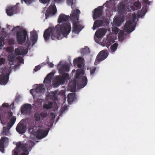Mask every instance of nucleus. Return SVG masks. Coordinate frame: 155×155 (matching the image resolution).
<instances>
[{
  "instance_id": "f3484780",
  "label": "nucleus",
  "mask_w": 155,
  "mask_h": 155,
  "mask_svg": "<svg viewBox=\"0 0 155 155\" xmlns=\"http://www.w3.org/2000/svg\"><path fill=\"white\" fill-rule=\"evenodd\" d=\"M48 116L47 113L42 112L40 113L39 112H36L34 116L35 120L38 121L40 120V118L46 117Z\"/></svg>"
},
{
  "instance_id": "09e8293b",
  "label": "nucleus",
  "mask_w": 155,
  "mask_h": 155,
  "mask_svg": "<svg viewBox=\"0 0 155 155\" xmlns=\"http://www.w3.org/2000/svg\"><path fill=\"white\" fill-rule=\"evenodd\" d=\"M4 43V40L0 38V49H1L2 47V44Z\"/></svg>"
},
{
  "instance_id": "f03ea898",
  "label": "nucleus",
  "mask_w": 155,
  "mask_h": 155,
  "mask_svg": "<svg viewBox=\"0 0 155 155\" xmlns=\"http://www.w3.org/2000/svg\"><path fill=\"white\" fill-rule=\"evenodd\" d=\"M16 145V148L12 151V155H28L35 145V143L29 140L25 143L22 144L19 142Z\"/></svg>"
},
{
  "instance_id": "680f3d73",
  "label": "nucleus",
  "mask_w": 155,
  "mask_h": 155,
  "mask_svg": "<svg viewBox=\"0 0 155 155\" xmlns=\"http://www.w3.org/2000/svg\"><path fill=\"white\" fill-rule=\"evenodd\" d=\"M73 70H72V71H73ZM74 70V71H75V70Z\"/></svg>"
},
{
  "instance_id": "423d86ee",
  "label": "nucleus",
  "mask_w": 155,
  "mask_h": 155,
  "mask_svg": "<svg viewBox=\"0 0 155 155\" xmlns=\"http://www.w3.org/2000/svg\"><path fill=\"white\" fill-rule=\"evenodd\" d=\"M135 16L134 19L126 21L124 28V31L128 33L131 32L134 30L136 25L135 22Z\"/></svg>"
},
{
  "instance_id": "5fc2aeb1",
  "label": "nucleus",
  "mask_w": 155,
  "mask_h": 155,
  "mask_svg": "<svg viewBox=\"0 0 155 155\" xmlns=\"http://www.w3.org/2000/svg\"><path fill=\"white\" fill-rule=\"evenodd\" d=\"M34 91H35V89H33L30 90V92L31 94H33L34 93Z\"/></svg>"
},
{
  "instance_id": "c03bdc74",
  "label": "nucleus",
  "mask_w": 155,
  "mask_h": 155,
  "mask_svg": "<svg viewBox=\"0 0 155 155\" xmlns=\"http://www.w3.org/2000/svg\"><path fill=\"white\" fill-rule=\"evenodd\" d=\"M33 1V0H21L22 3H23V1L27 4H30Z\"/></svg>"
},
{
  "instance_id": "13d9d810",
  "label": "nucleus",
  "mask_w": 155,
  "mask_h": 155,
  "mask_svg": "<svg viewBox=\"0 0 155 155\" xmlns=\"http://www.w3.org/2000/svg\"><path fill=\"white\" fill-rule=\"evenodd\" d=\"M114 29L115 30V31H117L118 29L117 27H116L114 28Z\"/></svg>"
},
{
  "instance_id": "6ab92c4d",
  "label": "nucleus",
  "mask_w": 155,
  "mask_h": 155,
  "mask_svg": "<svg viewBox=\"0 0 155 155\" xmlns=\"http://www.w3.org/2000/svg\"><path fill=\"white\" fill-rule=\"evenodd\" d=\"M80 13V11L78 9L74 10L72 11V16L71 18V20L72 21L73 20L78 21V17Z\"/></svg>"
},
{
  "instance_id": "ddd939ff",
  "label": "nucleus",
  "mask_w": 155,
  "mask_h": 155,
  "mask_svg": "<svg viewBox=\"0 0 155 155\" xmlns=\"http://www.w3.org/2000/svg\"><path fill=\"white\" fill-rule=\"evenodd\" d=\"M48 134V132L45 130L41 129H38L35 134L36 137L38 139H41L46 137Z\"/></svg>"
},
{
  "instance_id": "37998d69",
  "label": "nucleus",
  "mask_w": 155,
  "mask_h": 155,
  "mask_svg": "<svg viewBox=\"0 0 155 155\" xmlns=\"http://www.w3.org/2000/svg\"><path fill=\"white\" fill-rule=\"evenodd\" d=\"M5 62V59L3 58H0V65L4 64Z\"/></svg>"
},
{
  "instance_id": "9b49d317",
  "label": "nucleus",
  "mask_w": 155,
  "mask_h": 155,
  "mask_svg": "<svg viewBox=\"0 0 155 155\" xmlns=\"http://www.w3.org/2000/svg\"><path fill=\"white\" fill-rule=\"evenodd\" d=\"M31 109V104H26L23 105L21 107V112L24 114H29Z\"/></svg>"
},
{
  "instance_id": "de8ad7c7",
  "label": "nucleus",
  "mask_w": 155,
  "mask_h": 155,
  "mask_svg": "<svg viewBox=\"0 0 155 155\" xmlns=\"http://www.w3.org/2000/svg\"><path fill=\"white\" fill-rule=\"evenodd\" d=\"M41 68V67L40 66L38 65L36 66L35 68L34 69V71H35L36 72L38 70H39Z\"/></svg>"
},
{
  "instance_id": "393cba45",
  "label": "nucleus",
  "mask_w": 155,
  "mask_h": 155,
  "mask_svg": "<svg viewBox=\"0 0 155 155\" xmlns=\"http://www.w3.org/2000/svg\"><path fill=\"white\" fill-rule=\"evenodd\" d=\"M11 71V67H3L0 68V72L2 73L1 75H9Z\"/></svg>"
},
{
  "instance_id": "58836bf2",
  "label": "nucleus",
  "mask_w": 155,
  "mask_h": 155,
  "mask_svg": "<svg viewBox=\"0 0 155 155\" xmlns=\"http://www.w3.org/2000/svg\"><path fill=\"white\" fill-rule=\"evenodd\" d=\"M96 68L94 67H91L90 68V72L91 75H92L94 74L95 72L96 71Z\"/></svg>"
},
{
  "instance_id": "1a4fd4ad",
  "label": "nucleus",
  "mask_w": 155,
  "mask_h": 155,
  "mask_svg": "<svg viewBox=\"0 0 155 155\" xmlns=\"http://www.w3.org/2000/svg\"><path fill=\"white\" fill-rule=\"evenodd\" d=\"M56 8L54 5H51L46 11V19H47L49 16L54 15L56 12Z\"/></svg>"
},
{
  "instance_id": "b1692460",
  "label": "nucleus",
  "mask_w": 155,
  "mask_h": 155,
  "mask_svg": "<svg viewBox=\"0 0 155 155\" xmlns=\"http://www.w3.org/2000/svg\"><path fill=\"white\" fill-rule=\"evenodd\" d=\"M70 18L69 15H67L63 14H61L59 16L58 22L60 24L63 21H66L68 20Z\"/></svg>"
},
{
  "instance_id": "473e14b6",
  "label": "nucleus",
  "mask_w": 155,
  "mask_h": 155,
  "mask_svg": "<svg viewBox=\"0 0 155 155\" xmlns=\"http://www.w3.org/2000/svg\"><path fill=\"white\" fill-rule=\"evenodd\" d=\"M45 91V89L42 84L40 85L35 89V91L37 93H44Z\"/></svg>"
},
{
  "instance_id": "72a5a7b5",
  "label": "nucleus",
  "mask_w": 155,
  "mask_h": 155,
  "mask_svg": "<svg viewBox=\"0 0 155 155\" xmlns=\"http://www.w3.org/2000/svg\"><path fill=\"white\" fill-rule=\"evenodd\" d=\"M10 128H9V127H3V130L1 133V135H6L8 136L10 135V133L9 131V130Z\"/></svg>"
},
{
  "instance_id": "2eb2a0df",
  "label": "nucleus",
  "mask_w": 155,
  "mask_h": 155,
  "mask_svg": "<svg viewBox=\"0 0 155 155\" xmlns=\"http://www.w3.org/2000/svg\"><path fill=\"white\" fill-rule=\"evenodd\" d=\"M127 7V5L124 2H122L118 5V11L120 13H124L126 12Z\"/></svg>"
},
{
  "instance_id": "f704fd0d",
  "label": "nucleus",
  "mask_w": 155,
  "mask_h": 155,
  "mask_svg": "<svg viewBox=\"0 0 155 155\" xmlns=\"http://www.w3.org/2000/svg\"><path fill=\"white\" fill-rule=\"evenodd\" d=\"M90 50L87 47H86L81 50V52L83 54H87L89 53Z\"/></svg>"
},
{
  "instance_id": "cd10ccee",
  "label": "nucleus",
  "mask_w": 155,
  "mask_h": 155,
  "mask_svg": "<svg viewBox=\"0 0 155 155\" xmlns=\"http://www.w3.org/2000/svg\"><path fill=\"white\" fill-rule=\"evenodd\" d=\"M31 35L30 37V40L33 42V45H34L37 41L38 35L35 31H33L31 33Z\"/></svg>"
},
{
  "instance_id": "ea45409f",
  "label": "nucleus",
  "mask_w": 155,
  "mask_h": 155,
  "mask_svg": "<svg viewBox=\"0 0 155 155\" xmlns=\"http://www.w3.org/2000/svg\"><path fill=\"white\" fill-rule=\"evenodd\" d=\"M52 103L51 102L48 104H46L44 105L43 107L47 109H50L52 107Z\"/></svg>"
},
{
  "instance_id": "dca6fc26",
  "label": "nucleus",
  "mask_w": 155,
  "mask_h": 155,
  "mask_svg": "<svg viewBox=\"0 0 155 155\" xmlns=\"http://www.w3.org/2000/svg\"><path fill=\"white\" fill-rule=\"evenodd\" d=\"M103 12L102 7H98L97 8L94 9V12L93 18L94 19L100 17Z\"/></svg>"
},
{
  "instance_id": "603ef678",
  "label": "nucleus",
  "mask_w": 155,
  "mask_h": 155,
  "mask_svg": "<svg viewBox=\"0 0 155 155\" xmlns=\"http://www.w3.org/2000/svg\"><path fill=\"white\" fill-rule=\"evenodd\" d=\"M48 65L50 68H52L54 67V64L52 63L48 62Z\"/></svg>"
},
{
  "instance_id": "bf43d9fd",
  "label": "nucleus",
  "mask_w": 155,
  "mask_h": 155,
  "mask_svg": "<svg viewBox=\"0 0 155 155\" xmlns=\"http://www.w3.org/2000/svg\"><path fill=\"white\" fill-rule=\"evenodd\" d=\"M62 109L64 110L65 109V108L63 107L62 108Z\"/></svg>"
},
{
  "instance_id": "8fccbe9b",
  "label": "nucleus",
  "mask_w": 155,
  "mask_h": 155,
  "mask_svg": "<svg viewBox=\"0 0 155 155\" xmlns=\"http://www.w3.org/2000/svg\"><path fill=\"white\" fill-rule=\"evenodd\" d=\"M9 43L10 44L13 45L14 44V40L12 38L10 39L9 41Z\"/></svg>"
},
{
  "instance_id": "0eeeda50",
  "label": "nucleus",
  "mask_w": 155,
  "mask_h": 155,
  "mask_svg": "<svg viewBox=\"0 0 155 155\" xmlns=\"http://www.w3.org/2000/svg\"><path fill=\"white\" fill-rule=\"evenodd\" d=\"M0 114H1L0 120L1 123L3 125L5 124V122L4 121L3 119H9L12 117L13 114V113L10 110H6L3 112L0 113Z\"/></svg>"
},
{
  "instance_id": "7ed1b4c3",
  "label": "nucleus",
  "mask_w": 155,
  "mask_h": 155,
  "mask_svg": "<svg viewBox=\"0 0 155 155\" xmlns=\"http://www.w3.org/2000/svg\"><path fill=\"white\" fill-rule=\"evenodd\" d=\"M83 70L82 69H78L75 75L76 78L78 79L80 81V87L81 88H83L86 86L87 82V77L81 75V74H83Z\"/></svg>"
},
{
  "instance_id": "412c9836",
  "label": "nucleus",
  "mask_w": 155,
  "mask_h": 155,
  "mask_svg": "<svg viewBox=\"0 0 155 155\" xmlns=\"http://www.w3.org/2000/svg\"><path fill=\"white\" fill-rule=\"evenodd\" d=\"M14 105V102L12 103L10 106L9 105L8 103H3L2 106L0 107V113H2L6 110H10V108H12H12Z\"/></svg>"
},
{
  "instance_id": "aec40b11",
  "label": "nucleus",
  "mask_w": 155,
  "mask_h": 155,
  "mask_svg": "<svg viewBox=\"0 0 155 155\" xmlns=\"http://www.w3.org/2000/svg\"><path fill=\"white\" fill-rule=\"evenodd\" d=\"M107 31L106 28H100L96 31L95 35L98 38H101L105 35Z\"/></svg>"
},
{
  "instance_id": "39448f33",
  "label": "nucleus",
  "mask_w": 155,
  "mask_h": 155,
  "mask_svg": "<svg viewBox=\"0 0 155 155\" xmlns=\"http://www.w3.org/2000/svg\"><path fill=\"white\" fill-rule=\"evenodd\" d=\"M28 37L27 32L25 29H23L18 31L16 33V38L18 44L22 45L24 43Z\"/></svg>"
},
{
  "instance_id": "a211bd4d",
  "label": "nucleus",
  "mask_w": 155,
  "mask_h": 155,
  "mask_svg": "<svg viewBox=\"0 0 155 155\" xmlns=\"http://www.w3.org/2000/svg\"><path fill=\"white\" fill-rule=\"evenodd\" d=\"M83 59L81 57H78L75 59L73 61V64L74 66L77 65L79 68H81L84 65Z\"/></svg>"
},
{
  "instance_id": "e433bc0d",
  "label": "nucleus",
  "mask_w": 155,
  "mask_h": 155,
  "mask_svg": "<svg viewBox=\"0 0 155 155\" xmlns=\"http://www.w3.org/2000/svg\"><path fill=\"white\" fill-rule=\"evenodd\" d=\"M15 57V56L14 54H11L9 55L8 56V61L10 62L13 63L14 61Z\"/></svg>"
},
{
  "instance_id": "6e6d98bb",
  "label": "nucleus",
  "mask_w": 155,
  "mask_h": 155,
  "mask_svg": "<svg viewBox=\"0 0 155 155\" xmlns=\"http://www.w3.org/2000/svg\"><path fill=\"white\" fill-rule=\"evenodd\" d=\"M62 0H54L55 2H59L61 1Z\"/></svg>"
},
{
  "instance_id": "a18cd8bd",
  "label": "nucleus",
  "mask_w": 155,
  "mask_h": 155,
  "mask_svg": "<svg viewBox=\"0 0 155 155\" xmlns=\"http://www.w3.org/2000/svg\"><path fill=\"white\" fill-rule=\"evenodd\" d=\"M25 45L28 47H29L31 45V43L28 38L25 43Z\"/></svg>"
},
{
  "instance_id": "5701e85b",
  "label": "nucleus",
  "mask_w": 155,
  "mask_h": 155,
  "mask_svg": "<svg viewBox=\"0 0 155 155\" xmlns=\"http://www.w3.org/2000/svg\"><path fill=\"white\" fill-rule=\"evenodd\" d=\"M26 127L23 124H18L16 128L17 131L19 134H23L26 130Z\"/></svg>"
},
{
  "instance_id": "49530a36",
  "label": "nucleus",
  "mask_w": 155,
  "mask_h": 155,
  "mask_svg": "<svg viewBox=\"0 0 155 155\" xmlns=\"http://www.w3.org/2000/svg\"><path fill=\"white\" fill-rule=\"evenodd\" d=\"M50 0H39L43 4L49 3Z\"/></svg>"
},
{
  "instance_id": "4d7b16f0",
  "label": "nucleus",
  "mask_w": 155,
  "mask_h": 155,
  "mask_svg": "<svg viewBox=\"0 0 155 155\" xmlns=\"http://www.w3.org/2000/svg\"><path fill=\"white\" fill-rule=\"evenodd\" d=\"M145 3H146L147 4H148L149 5V4H150V2H149L148 0H146L145 1Z\"/></svg>"
},
{
  "instance_id": "864d4df0",
  "label": "nucleus",
  "mask_w": 155,
  "mask_h": 155,
  "mask_svg": "<svg viewBox=\"0 0 155 155\" xmlns=\"http://www.w3.org/2000/svg\"><path fill=\"white\" fill-rule=\"evenodd\" d=\"M50 115L51 117H52L53 118H54L55 117V115L53 113H51L50 114Z\"/></svg>"
},
{
  "instance_id": "3c124183",
  "label": "nucleus",
  "mask_w": 155,
  "mask_h": 155,
  "mask_svg": "<svg viewBox=\"0 0 155 155\" xmlns=\"http://www.w3.org/2000/svg\"><path fill=\"white\" fill-rule=\"evenodd\" d=\"M67 3L69 5H72L73 4V0H67Z\"/></svg>"
},
{
  "instance_id": "c756f323",
  "label": "nucleus",
  "mask_w": 155,
  "mask_h": 155,
  "mask_svg": "<svg viewBox=\"0 0 155 155\" xmlns=\"http://www.w3.org/2000/svg\"><path fill=\"white\" fill-rule=\"evenodd\" d=\"M10 119L9 121L7 124V126L9 128H11L15 123L16 118L15 117L13 116Z\"/></svg>"
},
{
  "instance_id": "9d476101",
  "label": "nucleus",
  "mask_w": 155,
  "mask_h": 155,
  "mask_svg": "<svg viewBox=\"0 0 155 155\" xmlns=\"http://www.w3.org/2000/svg\"><path fill=\"white\" fill-rule=\"evenodd\" d=\"M8 138L6 137H1L0 140V151L2 153H4L5 146L8 144Z\"/></svg>"
},
{
  "instance_id": "4be33fe9",
  "label": "nucleus",
  "mask_w": 155,
  "mask_h": 155,
  "mask_svg": "<svg viewBox=\"0 0 155 155\" xmlns=\"http://www.w3.org/2000/svg\"><path fill=\"white\" fill-rule=\"evenodd\" d=\"M17 5H15L7 9L6 10V13L7 15L9 16H11L13 14L17 13Z\"/></svg>"
},
{
  "instance_id": "79ce46f5",
  "label": "nucleus",
  "mask_w": 155,
  "mask_h": 155,
  "mask_svg": "<svg viewBox=\"0 0 155 155\" xmlns=\"http://www.w3.org/2000/svg\"><path fill=\"white\" fill-rule=\"evenodd\" d=\"M134 5L137 9L140 8V3L138 2H136L134 3Z\"/></svg>"
},
{
  "instance_id": "c85d7f7f",
  "label": "nucleus",
  "mask_w": 155,
  "mask_h": 155,
  "mask_svg": "<svg viewBox=\"0 0 155 155\" xmlns=\"http://www.w3.org/2000/svg\"><path fill=\"white\" fill-rule=\"evenodd\" d=\"M70 70V68L67 64H64L59 69L60 74L65 73L64 72H68Z\"/></svg>"
},
{
  "instance_id": "a878e982",
  "label": "nucleus",
  "mask_w": 155,
  "mask_h": 155,
  "mask_svg": "<svg viewBox=\"0 0 155 155\" xmlns=\"http://www.w3.org/2000/svg\"><path fill=\"white\" fill-rule=\"evenodd\" d=\"M9 75H0V84L5 85L8 82Z\"/></svg>"
},
{
  "instance_id": "4468645a",
  "label": "nucleus",
  "mask_w": 155,
  "mask_h": 155,
  "mask_svg": "<svg viewBox=\"0 0 155 155\" xmlns=\"http://www.w3.org/2000/svg\"><path fill=\"white\" fill-rule=\"evenodd\" d=\"M72 22L73 25L72 32L75 33H78L81 30V25H78L79 23L78 21L73 20Z\"/></svg>"
},
{
  "instance_id": "052dcab7",
  "label": "nucleus",
  "mask_w": 155,
  "mask_h": 155,
  "mask_svg": "<svg viewBox=\"0 0 155 155\" xmlns=\"http://www.w3.org/2000/svg\"><path fill=\"white\" fill-rule=\"evenodd\" d=\"M56 99H57V98L56 97L55 98V99L56 100Z\"/></svg>"
},
{
  "instance_id": "20e7f679",
  "label": "nucleus",
  "mask_w": 155,
  "mask_h": 155,
  "mask_svg": "<svg viewBox=\"0 0 155 155\" xmlns=\"http://www.w3.org/2000/svg\"><path fill=\"white\" fill-rule=\"evenodd\" d=\"M60 75L56 77L55 82L54 85L56 87L58 86L60 84H64L67 81L69 77V75L67 73L60 74Z\"/></svg>"
},
{
  "instance_id": "c9c22d12",
  "label": "nucleus",
  "mask_w": 155,
  "mask_h": 155,
  "mask_svg": "<svg viewBox=\"0 0 155 155\" xmlns=\"http://www.w3.org/2000/svg\"><path fill=\"white\" fill-rule=\"evenodd\" d=\"M118 37L119 39L122 41L124 40L125 38L124 31H120L118 34Z\"/></svg>"
},
{
  "instance_id": "f257e3e1",
  "label": "nucleus",
  "mask_w": 155,
  "mask_h": 155,
  "mask_svg": "<svg viewBox=\"0 0 155 155\" xmlns=\"http://www.w3.org/2000/svg\"><path fill=\"white\" fill-rule=\"evenodd\" d=\"M71 29V25L69 22L58 24L55 27H50L44 31L43 37L45 41H48L50 37L53 40L60 39L62 35L67 38Z\"/></svg>"
},
{
  "instance_id": "bb28decb",
  "label": "nucleus",
  "mask_w": 155,
  "mask_h": 155,
  "mask_svg": "<svg viewBox=\"0 0 155 155\" xmlns=\"http://www.w3.org/2000/svg\"><path fill=\"white\" fill-rule=\"evenodd\" d=\"M104 25V21L102 20H97L96 21L94 24L92 29L93 30L96 29L97 28L102 26Z\"/></svg>"
},
{
  "instance_id": "a19ab883",
  "label": "nucleus",
  "mask_w": 155,
  "mask_h": 155,
  "mask_svg": "<svg viewBox=\"0 0 155 155\" xmlns=\"http://www.w3.org/2000/svg\"><path fill=\"white\" fill-rule=\"evenodd\" d=\"M16 59L18 61L19 63L22 64L24 63V60L22 57L20 56H18L17 57Z\"/></svg>"
},
{
  "instance_id": "4c0bfd02",
  "label": "nucleus",
  "mask_w": 155,
  "mask_h": 155,
  "mask_svg": "<svg viewBox=\"0 0 155 155\" xmlns=\"http://www.w3.org/2000/svg\"><path fill=\"white\" fill-rule=\"evenodd\" d=\"M117 44L115 43L111 46L110 50L112 52H115L117 49Z\"/></svg>"
},
{
  "instance_id": "7c9ffc66",
  "label": "nucleus",
  "mask_w": 155,
  "mask_h": 155,
  "mask_svg": "<svg viewBox=\"0 0 155 155\" xmlns=\"http://www.w3.org/2000/svg\"><path fill=\"white\" fill-rule=\"evenodd\" d=\"M75 97V93H70L68 95V101L69 104L74 100Z\"/></svg>"
},
{
  "instance_id": "f8f14e48",
  "label": "nucleus",
  "mask_w": 155,
  "mask_h": 155,
  "mask_svg": "<svg viewBox=\"0 0 155 155\" xmlns=\"http://www.w3.org/2000/svg\"><path fill=\"white\" fill-rule=\"evenodd\" d=\"M28 52V49L20 46L15 49V52L17 55H25Z\"/></svg>"
},
{
  "instance_id": "6e6552de",
  "label": "nucleus",
  "mask_w": 155,
  "mask_h": 155,
  "mask_svg": "<svg viewBox=\"0 0 155 155\" xmlns=\"http://www.w3.org/2000/svg\"><path fill=\"white\" fill-rule=\"evenodd\" d=\"M108 54V52L107 51H101L97 54L94 63H97L104 60L107 57Z\"/></svg>"
},
{
  "instance_id": "2f4dec72",
  "label": "nucleus",
  "mask_w": 155,
  "mask_h": 155,
  "mask_svg": "<svg viewBox=\"0 0 155 155\" xmlns=\"http://www.w3.org/2000/svg\"><path fill=\"white\" fill-rule=\"evenodd\" d=\"M54 75V73H50L45 78L44 81V83H50L52 78Z\"/></svg>"
}]
</instances>
